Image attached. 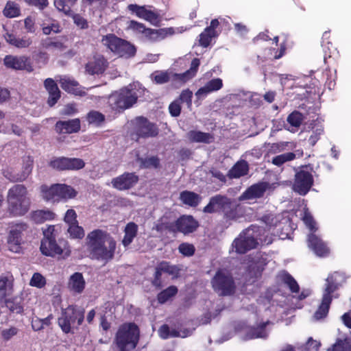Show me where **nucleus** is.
<instances>
[{
	"mask_svg": "<svg viewBox=\"0 0 351 351\" xmlns=\"http://www.w3.org/2000/svg\"><path fill=\"white\" fill-rule=\"evenodd\" d=\"M86 246L92 259L107 263L114 257L117 242L107 231L98 228L88 233Z\"/></svg>",
	"mask_w": 351,
	"mask_h": 351,
	"instance_id": "f257e3e1",
	"label": "nucleus"
},
{
	"mask_svg": "<svg viewBox=\"0 0 351 351\" xmlns=\"http://www.w3.org/2000/svg\"><path fill=\"white\" fill-rule=\"evenodd\" d=\"M61 232L59 225H49L43 230L40 250L43 255L58 259H66L71 255L69 242L62 237Z\"/></svg>",
	"mask_w": 351,
	"mask_h": 351,
	"instance_id": "f03ea898",
	"label": "nucleus"
},
{
	"mask_svg": "<svg viewBox=\"0 0 351 351\" xmlns=\"http://www.w3.org/2000/svg\"><path fill=\"white\" fill-rule=\"evenodd\" d=\"M240 205L236 201L226 195L217 194L210 198L208 204L204 207L205 213H220L226 221L239 219Z\"/></svg>",
	"mask_w": 351,
	"mask_h": 351,
	"instance_id": "7ed1b4c3",
	"label": "nucleus"
},
{
	"mask_svg": "<svg viewBox=\"0 0 351 351\" xmlns=\"http://www.w3.org/2000/svg\"><path fill=\"white\" fill-rule=\"evenodd\" d=\"M7 213L10 217L25 215L29 210L30 199L27 189L23 184H15L8 191Z\"/></svg>",
	"mask_w": 351,
	"mask_h": 351,
	"instance_id": "20e7f679",
	"label": "nucleus"
},
{
	"mask_svg": "<svg viewBox=\"0 0 351 351\" xmlns=\"http://www.w3.org/2000/svg\"><path fill=\"white\" fill-rule=\"evenodd\" d=\"M140 339V329L134 322L120 325L114 342L119 351H132L136 348Z\"/></svg>",
	"mask_w": 351,
	"mask_h": 351,
	"instance_id": "39448f33",
	"label": "nucleus"
},
{
	"mask_svg": "<svg viewBox=\"0 0 351 351\" xmlns=\"http://www.w3.org/2000/svg\"><path fill=\"white\" fill-rule=\"evenodd\" d=\"M85 311L77 305H69L62 308L60 316L58 318V325L64 334H74L84 320Z\"/></svg>",
	"mask_w": 351,
	"mask_h": 351,
	"instance_id": "423d86ee",
	"label": "nucleus"
},
{
	"mask_svg": "<svg viewBox=\"0 0 351 351\" xmlns=\"http://www.w3.org/2000/svg\"><path fill=\"white\" fill-rule=\"evenodd\" d=\"M40 193L45 200L53 202L73 199L77 195L74 188L65 184H53L50 186L43 184L40 186Z\"/></svg>",
	"mask_w": 351,
	"mask_h": 351,
	"instance_id": "0eeeda50",
	"label": "nucleus"
},
{
	"mask_svg": "<svg viewBox=\"0 0 351 351\" xmlns=\"http://www.w3.org/2000/svg\"><path fill=\"white\" fill-rule=\"evenodd\" d=\"M101 42L110 51L121 58H130L136 53V48L133 44L114 34L104 36Z\"/></svg>",
	"mask_w": 351,
	"mask_h": 351,
	"instance_id": "6e6552de",
	"label": "nucleus"
},
{
	"mask_svg": "<svg viewBox=\"0 0 351 351\" xmlns=\"http://www.w3.org/2000/svg\"><path fill=\"white\" fill-rule=\"evenodd\" d=\"M137 100L138 96L135 91L124 88L112 93L108 97V104L113 111L121 113L132 107Z\"/></svg>",
	"mask_w": 351,
	"mask_h": 351,
	"instance_id": "1a4fd4ad",
	"label": "nucleus"
},
{
	"mask_svg": "<svg viewBox=\"0 0 351 351\" xmlns=\"http://www.w3.org/2000/svg\"><path fill=\"white\" fill-rule=\"evenodd\" d=\"M212 287L220 296L232 295L236 291V284L231 274L223 269L216 271L211 279Z\"/></svg>",
	"mask_w": 351,
	"mask_h": 351,
	"instance_id": "9d476101",
	"label": "nucleus"
},
{
	"mask_svg": "<svg viewBox=\"0 0 351 351\" xmlns=\"http://www.w3.org/2000/svg\"><path fill=\"white\" fill-rule=\"evenodd\" d=\"M258 235V228L252 226L243 230L239 237L234 240L232 247L237 254H245L247 252L257 247Z\"/></svg>",
	"mask_w": 351,
	"mask_h": 351,
	"instance_id": "9b49d317",
	"label": "nucleus"
},
{
	"mask_svg": "<svg viewBox=\"0 0 351 351\" xmlns=\"http://www.w3.org/2000/svg\"><path fill=\"white\" fill-rule=\"evenodd\" d=\"M133 131L131 133L132 140L138 141L139 138H154L158 135V125L143 116L136 117L132 121Z\"/></svg>",
	"mask_w": 351,
	"mask_h": 351,
	"instance_id": "f8f14e48",
	"label": "nucleus"
},
{
	"mask_svg": "<svg viewBox=\"0 0 351 351\" xmlns=\"http://www.w3.org/2000/svg\"><path fill=\"white\" fill-rule=\"evenodd\" d=\"M313 182L311 171L308 170V167H302L295 174L293 190L300 195H305L310 191Z\"/></svg>",
	"mask_w": 351,
	"mask_h": 351,
	"instance_id": "ddd939ff",
	"label": "nucleus"
},
{
	"mask_svg": "<svg viewBox=\"0 0 351 351\" xmlns=\"http://www.w3.org/2000/svg\"><path fill=\"white\" fill-rule=\"evenodd\" d=\"M49 165L58 171H77L85 167L84 161L78 158H67L64 156L52 158Z\"/></svg>",
	"mask_w": 351,
	"mask_h": 351,
	"instance_id": "4468645a",
	"label": "nucleus"
},
{
	"mask_svg": "<svg viewBox=\"0 0 351 351\" xmlns=\"http://www.w3.org/2000/svg\"><path fill=\"white\" fill-rule=\"evenodd\" d=\"M180 270L178 266L171 265L169 262L161 261L155 268V272L151 283L156 289H160L163 287L162 280V273L172 276L173 278H177L179 276Z\"/></svg>",
	"mask_w": 351,
	"mask_h": 351,
	"instance_id": "2eb2a0df",
	"label": "nucleus"
},
{
	"mask_svg": "<svg viewBox=\"0 0 351 351\" xmlns=\"http://www.w3.org/2000/svg\"><path fill=\"white\" fill-rule=\"evenodd\" d=\"M139 181V177L134 172H124L114 178L111 184L113 188L119 191H125L133 188Z\"/></svg>",
	"mask_w": 351,
	"mask_h": 351,
	"instance_id": "dca6fc26",
	"label": "nucleus"
},
{
	"mask_svg": "<svg viewBox=\"0 0 351 351\" xmlns=\"http://www.w3.org/2000/svg\"><path fill=\"white\" fill-rule=\"evenodd\" d=\"M27 229L28 226L25 223H16L12 226L8 236V243L11 251L17 252L19 250L23 233Z\"/></svg>",
	"mask_w": 351,
	"mask_h": 351,
	"instance_id": "f3484780",
	"label": "nucleus"
},
{
	"mask_svg": "<svg viewBox=\"0 0 351 351\" xmlns=\"http://www.w3.org/2000/svg\"><path fill=\"white\" fill-rule=\"evenodd\" d=\"M199 226V222L191 215H182L176 220V233L184 235L195 232Z\"/></svg>",
	"mask_w": 351,
	"mask_h": 351,
	"instance_id": "a211bd4d",
	"label": "nucleus"
},
{
	"mask_svg": "<svg viewBox=\"0 0 351 351\" xmlns=\"http://www.w3.org/2000/svg\"><path fill=\"white\" fill-rule=\"evenodd\" d=\"M308 247L319 257L328 256L330 252L327 244L314 233H310L307 239Z\"/></svg>",
	"mask_w": 351,
	"mask_h": 351,
	"instance_id": "6ab92c4d",
	"label": "nucleus"
},
{
	"mask_svg": "<svg viewBox=\"0 0 351 351\" xmlns=\"http://www.w3.org/2000/svg\"><path fill=\"white\" fill-rule=\"evenodd\" d=\"M66 40V38L64 36H48L41 39L40 47L42 49L51 52L64 51L67 48L65 45Z\"/></svg>",
	"mask_w": 351,
	"mask_h": 351,
	"instance_id": "aec40b11",
	"label": "nucleus"
},
{
	"mask_svg": "<svg viewBox=\"0 0 351 351\" xmlns=\"http://www.w3.org/2000/svg\"><path fill=\"white\" fill-rule=\"evenodd\" d=\"M34 160L28 156L24 162L22 171L20 173L6 171L4 172V176L12 182H23L31 174L33 168Z\"/></svg>",
	"mask_w": 351,
	"mask_h": 351,
	"instance_id": "412c9836",
	"label": "nucleus"
},
{
	"mask_svg": "<svg viewBox=\"0 0 351 351\" xmlns=\"http://www.w3.org/2000/svg\"><path fill=\"white\" fill-rule=\"evenodd\" d=\"M4 64L8 68L16 70H27L29 72L33 71L29 58L26 56H6L4 58Z\"/></svg>",
	"mask_w": 351,
	"mask_h": 351,
	"instance_id": "4be33fe9",
	"label": "nucleus"
},
{
	"mask_svg": "<svg viewBox=\"0 0 351 351\" xmlns=\"http://www.w3.org/2000/svg\"><path fill=\"white\" fill-rule=\"evenodd\" d=\"M81 125L79 119H73L68 121H58L54 126V130L59 134H69L78 132Z\"/></svg>",
	"mask_w": 351,
	"mask_h": 351,
	"instance_id": "5701e85b",
	"label": "nucleus"
},
{
	"mask_svg": "<svg viewBox=\"0 0 351 351\" xmlns=\"http://www.w3.org/2000/svg\"><path fill=\"white\" fill-rule=\"evenodd\" d=\"M269 188V183L261 182L248 187L241 195V199H252L263 197Z\"/></svg>",
	"mask_w": 351,
	"mask_h": 351,
	"instance_id": "b1692460",
	"label": "nucleus"
},
{
	"mask_svg": "<svg viewBox=\"0 0 351 351\" xmlns=\"http://www.w3.org/2000/svg\"><path fill=\"white\" fill-rule=\"evenodd\" d=\"M108 66V62L103 56L94 57L86 66V71L90 75L102 74Z\"/></svg>",
	"mask_w": 351,
	"mask_h": 351,
	"instance_id": "393cba45",
	"label": "nucleus"
},
{
	"mask_svg": "<svg viewBox=\"0 0 351 351\" xmlns=\"http://www.w3.org/2000/svg\"><path fill=\"white\" fill-rule=\"evenodd\" d=\"M86 281L80 272L73 273L69 278L67 288L73 294H81L85 289Z\"/></svg>",
	"mask_w": 351,
	"mask_h": 351,
	"instance_id": "a878e982",
	"label": "nucleus"
},
{
	"mask_svg": "<svg viewBox=\"0 0 351 351\" xmlns=\"http://www.w3.org/2000/svg\"><path fill=\"white\" fill-rule=\"evenodd\" d=\"M3 36L7 43L16 48H27L32 44V40L28 36L19 37L14 33L7 32Z\"/></svg>",
	"mask_w": 351,
	"mask_h": 351,
	"instance_id": "bb28decb",
	"label": "nucleus"
},
{
	"mask_svg": "<svg viewBox=\"0 0 351 351\" xmlns=\"http://www.w3.org/2000/svg\"><path fill=\"white\" fill-rule=\"evenodd\" d=\"M61 88L68 93L77 96H85L86 95L84 88H82L75 80L64 78L60 81Z\"/></svg>",
	"mask_w": 351,
	"mask_h": 351,
	"instance_id": "cd10ccee",
	"label": "nucleus"
},
{
	"mask_svg": "<svg viewBox=\"0 0 351 351\" xmlns=\"http://www.w3.org/2000/svg\"><path fill=\"white\" fill-rule=\"evenodd\" d=\"M154 229L160 234L165 232L176 234V221H171L167 217L162 216L157 221Z\"/></svg>",
	"mask_w": 351,
	"mask_h": 351,
	"instance_id": "c85d7f7f",
	"label": "nucleus"
},
{
	"mask_svg": "<svg viewBox=\"0 0 351 351\" xmlns=\"http://www.w3.org/2000/svg\"><path fill=\"white\" fill-rule=\"evenodd\" d=\"M222 86V80L220 78H215L208 81L204 86L199 88L195 95L198 97L205 96L211 92L219 90Z\"/></svg>",
	"mask_w": 351,
	"mask_h": 351,
	"instance_id": "c756f323",
	"label": "nucleus"
},
{
	"mask_svg": "<svg viewBox=\"0 0 351 351\" xmlns=\"http://www.w3.org/2000/svg\"><path fill=\"white\" fill-rule=\"evenodd\" d=\"M180 199L186 206L196 207L200 203L202 197L195 192L186 190L180 193Z\"/></svg>",
	"mask_w": 351,
	"mask_h": 351,
	"instance_id": "7c9ffc66",
	"label": "nucleus"
},
{
	"mask_svg": "<svg viewBox=\"0 0 351 351\" xmlns=\"http://www.w3.org/2000/svg\"><path fill=\"white\" fill-rule=\"evenodd\" d=\"M138 226L134 222H129L124 228V236L122 239V244L124 247L129 246L138 234Z\"/></svg>",
	"mask_w": 351,
	"mask_h": 351,
	"instance_id": "2f4dec72",
	"label": "nucleus"
},
{
	"mask_svg": "<svg viewBox=\"0 0 351 351\" xmlns=\"http://www.w3.org/2000/svg\"><path fill=\"white\" fill-rule=\"evenodd\" d=\"M53 211L47 210H37L32 213L31 218L36 223L40 224L47 221H51L56 218Z\"/></svg>",
	"mask_w": 351,
	"mask_h": 351,
	"instance_id": "473e14b6",
	"label": "nucleus"
},
{
	"mask_svg": "<svg viewBox=\"0 0 351 351\" xmlns=\"http://www.w3.org/2000/svg\"><path fill=\"white\" fill-rule=\"evenodd\" d=\"M13 277L12 276H0V298H5L13 292Z\"/></svg>",
	"mask_w": 351,
	"mask_h": 351,
	"instance_id": "72a5a7b5",
	"label": "nucleus"
},
{
	"mask_svg": "<svg viewBox=\"0 0 351 351\" xmlns=\"http://www.w3.org/2000/svg\"><path fill=\"white\" fill-rule=\"evenodd\" d=\"M189 139L194 143H210L214 141L213 134L201 131L191 130L188 133Z\"/></svg>",
	"mask_w": 351,
	"mask_h": 351,
	"instance_id": "f704fd0d",
	"label": "nucleus"
},
{
	"mask_svg": "<svg viewBox=\"0 0 351 351\" xmlns=\"http://www.w3.org/2000/svg\"><path fill=\"white\" fill-rule=\"evenodd\" d=\"M5 306L12 313L21 314L23 312V300L21 297L15 296L10 298H3Z\"/></svg>",
	"mask_w": 351,
	"mask_h": 351,
	"instance_id": "c9c22d12",
	"label": "nucleus"
},
{
	"mask_svg": "<svg viewBox=\"0 0 351 351\" xmlns=\"http://www.w3.org/2000/svg\"><path fill=\"white\" fill-rule=\"evenodd\" d=\"M322 46L324 52V60L326 64H328L330 59L334 62L339 59V52L331 41H327L326 44H322Z\"/></svg>",
	"mask_w": 351,
	"mask_h": 351,
	"instance_id": "e433bc0d",
	"label": "nucleus"
},
{
	"mask_svg": "<svg viewBox=\"0 0 351 351\" xmlns=\"http://www.w3.org/2000/svg\"><path fill=\"white\" fill-rule=\"evenodd\" d=\"M171 78L172 73L169 72L168 70H157L154 71L150 75L151 80L156 84H163L168 83Z\"/></svg>",
	"mask_w": 351,
	"mask_h": 351,
	"instance_id": "4c0bfd02",
	"label": "nucleus"
},
{
	"mask_svg": "<svg viewBox=\"0 0 351 351\" xmlns=\"http://www.w3.org/2000/svg\"><path fill=\"white\" fill-rule=\"evenodd\" d=\"M137 161L140 163L141 169H158L160 166V159L157 156L147 158L138 157Z\"/></svg>",
	"mask_w": 351,
	"mask_h": 351,
	"instance_id": "58836bf2",
	"label": "nucleus"
},
{
	"mask_svg": "<svg viewBox=\"0 0 351 351\" xmlns=\"http://www.w3.org/2000/svg\"><path fill=\"white\" fill-rule=\"evenodd\" d=\"M249 171L248 165L246 162H237L230 170L231 178H239L247 174Z\"/></svg>",
	"mask_w": 351,
	"mask_h": 351,
	"instance_id": "ea45409f",
	"label": "nucleus"
},
{
	"mask_svg": "<svg viewBox=\"0 0 351 351\" xmlns=\"http://www.w3.org/2000/svg\"><path fill=\"white\" fill-rule=\"evenodd\" d=\"M331 302L329 298H322L321 304L314 313L315 319L320 320L328 315Z\"/></svg>",
	"mask_w": 351,
	"mask_h": 351,
	"instance_id": "a19ab883",
	"label": "nucleus"
},
{
	"mask_svg": "<svg viewBox=\"0 0 351 351\" xmlns=\"http://www.w3.org/2000/svg\"><path fill=\"white\" fill-rule=\"evenodd\" d=\"M178 289L176 286L171 285L161 291L157 295V300L160 304H165L169 299L177 295Z\"/></svg>",
	"mask_w": 351,
	"mask_h": 351,
	"instance_id": "79ce46f5",
	"label": "nucleus"
},
{
	"mask_svg": "<svg viewBox=\"0 0 351 351\" xmlns=\"http://www.w3.org/2000/svg\"><path fill=\"white\" fill-rule=\"evenodd\" d=\"M280 280L285 285H287L289 290L292 293H298L300 291V287L297 282V281L294 279V278L288 272L283 271L280 275Z\"/></svg>",
	"mask_w": 351,
	"mask_h": 351,
	"instance_id": "37998d69",
	"label": "nucleus"
},
{
	"mask_svg": "<svg viewBox=\"0 0 351 351\" xmlns=\"http://www.w3.org/2000/svg\"><path fill=\"white\" fill-rule=\"evenodd\" d=\"M149 38L156 40L165 39L168 36H172L175 33L173 27L160 28L158 29H151Z\"/></svg>",
	"mask_w": 351,
	"mask_h": 351,
	"instance_id": "c03bdc74",
	"label": "nucleus"
},
{
	"mask_svg": "<svg viewBox=\"0 0 351 351\" xmlns=\"http://www.w3.org/2000/svg\"><path fill=\"white\" fill-rule=\"evenodd\" d=\"M268 322H263L261 323L257 326L251 327L247 332V335L250 339H256V338H265L267 337L266 332V326Z\"/></svg>",
	"mask_w": 351,
	"mask_h": 351,
	"instance_id": "a18cd8bd",
	"label": "nucleus"
},
{
	"mask_svg": "<svg viewBox=\"0 0 351 351\" xmlns=\"http://www.w3.org/2000/svg\"><path fill=\"white\" fill-rule=\"evenodd\" d=\"M3 15L7 18H15L21 14L20 6L14 1H8L3 10Z\"/></svg>",
	"mask_w": 351,
	"mask_h": 351,
	"instance_id": "49530a36",
	"label": "nucleus"
},
{
	"mask_svg": "<svg viewBox=\"0 0 351 351\" xmlns=\"http://www.w3.org/2000/svg\"><path fill=\"white\" fill-rule=\"evenodd\" d=\"M66 232L71 239H82L85 235L84 230L79 223L68 226Z\"/></svg>",
	"mask_w": 351,
	"mask_h": 351,
	"instance_id": "de8ad7c7",
	"label": "nucleus"
},
{
	"mask_svg": "<svg viewBox=\"0 0 351 351\" xmlns=\"http://www.w3.org/2000/svg\"><path fill=\"white\" fill-rule=\"evenodd\" d=\"M77 0H54V5L59 10L66 15L72 12L71 8L76 3Z\"/></svg>",
	"mask_w": 351,
	"mask_h": 351,
	"instance_id": "09e8293b",
	"label": "nucleus"
},
{
	"mask_svg": "<svg viewBox=\"0 0 351 351\" xmlns=\"http://www.w3.org/2000/svg\"><path fill=\"white\" fill-rule=\"evenodd\" d=\"M267 264L266 258L260 257L249 266L250 271L253 272L256 277L261 276Z\"/></svg>",
	"mask_w": 351,
	"mask_h": 351,
	"instance_id": "8fccbe9b",
	"label": "nucleus"
},
{
	"mask_svg": "<svg viewBox=\"0 0 351 351\" xmlns=\"http://www.w3.org/2000/svg\"><path fill=\"white\" fill-rule=\"evenodd\" d=\"M295 156V154L293 152L284 153L274 156L272 158L271 163L277 167H280L287 162L293 160Z\"/></svg>",
	"mask_w": 351,
	"mask_h": 351,
	"instance_id": "3c124183",
	"label": "nucleus"
},
{
	"mask_svg": "<svg viewBox=\"0 0 351 351\" xmlns=\"http://www.w3.org/2000/svg\"><path fill=\"white\" fill-rule=\"evenodd\" d=\"M302 219L311 233H314L317 231V228L316 227L315 221L307 208H304Z\"/></svg>",
	"mask_w": 351,
	"mask_h": 351,
	"instance_id": "603ef678",
	"label": "nucleus"
},
{
	"mask_svg": "<svg viewBox=\"0 0 351 351\" xmlns=\"http://www.w3.org/2000/svg\"><path fill=\"white\" fill-rule=\"evenodd\" d=\"M86 121L89 124L100 125L105 121V115L97 110H90L86 114Z\"/></svg>",
	"mask_w": 351,
	"mask_h": 351,
	"instance_id": "864d4df0",
	"label": "nucleus"
},
{
	"mask_svg": "<svg viewBox=\"0 0 351 351\" xmlns=\"http://www.w3.org/2000/svg\"><path fill=\"white\" fill-rule=\"evenodd\" d=\"M199 36V45L201 47L206 48L210 45L213 38L218 36V34L213 33L210 31H206V29L205 28Z\"/></svg>",
	"mask_w": 351,
	"mask_h": 351,
	"instance_id": "5fc2aeb1",
	"label": "nucleus"
},
{
	"mask_svg": "<svg viewBox=\"0 0 351 351\" xmlns=\"http://www.w3.org/2000/svg\"><path fill=\"white\" fill-rule=\"evenodd\" d=\"M303 114L297 110H294L287 117V122L293 127L298 128L302 123Z\"/></svg>",
	"mask_w": 351,
	"mask_h": 351,
	"instance_id": "6e6d98bb",
	"label": "nucleus"
},
{
	"mask_svg": "<svg viewBox=\"0 0 351 351\" xmlns=\"http://www.w3.org/2000/svg\"><path fill=\"white\" fill-rule=\"evenodd\" d=\"M289 143H290L289 142L281 141L269 144L268 152L269 154H275L284 152L287 149Z\"/></svg>",
	"mask_w": 351,
	"mask_h": 351,
	"instance_id": "4d7b16f0",
	"label": "nucleus"
},
{
	"mask_svg": "<svg viewBox=\"0 0 351 351\" xmlns=\"http://www.w3.org/2000/svg\"><path fill=\"white\" fill-rule=\"evenodd\" d=\"M178 251L184 256H192L195 252V246L189 243H182L178 246Z\"/></svg>",
	"mask_w": 351,
	"mask_h": 351,
	"instance_id": "13d9d810",
	"label": "nucleus"
},
{
	"mask_svg": "<svg viewBox=\"0 0 351 351\" xmlns=\"http://www.w3.org/2000/svg\"><path fill=\"white\" fill-rule=\"evenodd\" d=\"M29 285L37 288H43L46 285V279L40 273H34L30 280Z\"/></svg>",
	"mask_w": 351,
	"mask_h": 351,
	"instance_id": "bf43d9fd",
	"label": "nucleus"
},
{
	"mask_svg": "<svg viewBox=\"0 0 351 351\" xmlns=\"http://www.w3.org/2000/svg\"><path fill=\"white\" fill-rule=\"evenodd\" d=\"M331 351H351V345L347 339H339L333 345Z\"/></svg>",
	"mask_w": 351,
	"mask_h": 351,
	"instance_id": "052dcab7",
	"label": "nucleus"
},
{
	"mask_svg": "<svg viewBox=\"0 0 351 351\" xmlns=\"http://www.w3.org/2000/svg\"><path fill=\"white\" fill-rule=\"evenodd\" d=\"M128 9L136 14V15L141 18L145 19L147 14L149 10L146 9L145 6H140L136 4H130L128 5Z\"/></svg>",
	"mask_w": 351,
	"mask_h": 351,
	"instance_id": "680f3d73",
	"label": "nucleus"
},
{
	"mask_svg": "<svg viewBox=\"0 0 351 351\" xmlns=\"http://www.w3.org/2000/svg\"><path fill=\"white\" fill-rule=\"evenodd\" d=\"M77 215L75 210L73 208L68 209L65 215L64 216L63 220L67 226L75 224V223H78L77 221Z\"/></svg>",
	"mask_w": 351,
	"mask_h": 351,
	"instance_id": "e2e57ef3",
	"label": "nucleus"
},
{
	"mask_svg": "<svg viewBox=\"0 0 351 351\" xmlns=\"http://www.w3.org/2000/svg\"><path fill=\"white\" fill-rule=\"evenodd\" d=\"M130 27L133 30L136 31L139 33H143L146 36L149 37L150 32L149 30L151 29V28H147L144 24L138 23L135 21H131Z\"/></svg>",
	"mask_w": 351,
	"mask_h": 351,
	"instance_id": "0e129e2a",
	"label": "nucleus"
},
{
	"mask_svg": "<svg viewBox=\"0 0 351 351\" xmlns=\"http://www.w3.org/2000/svg\"><path fill=\"white\" fill-rule=\"evenodd\" d=\"M193 77L191 75L189 71H186L182 73H172V80L181 82L182 84L186 83L187 81L192 79Z\"/></svg>",
	"mask_w": 351,
	"mask_h": 351,
	"instance_id": "69168bd1",
	"label": "nucleus"
},
{
	"mask_svg": "<svg viewBox=\"0 0 351 351\" xmlns=\"http://www.w3.org/2000/svg\"><path fill=\"white\" fill-rule=\"evenodd\" d=\"M193 93L189 88L183 90L180 95L179 99L182 103H186L188 107L192 105Z\"/></svg>",
	"mask_w": 351,
	"mask_h": 351,
	"instance_id": "338daca9",
	"label": "nucleus"
},
{
	"mask_svg": "<svg viewBox=\"0 0 351 351\" xmlns=\"http://www.w3.org/2000/svg\"><path fill=\"white\" fill-rule=\"evenodd\" d=\"M261 220L268 226L269 227H276L277 226V223L278 222V219L277 217L273 214H266L264 215Z\"/></svg>",
	"mask_w": 351,
	"mask_h": 351,
	"instance_id": "774afa93",
	"label": "nucleus"
}]
</instances>
